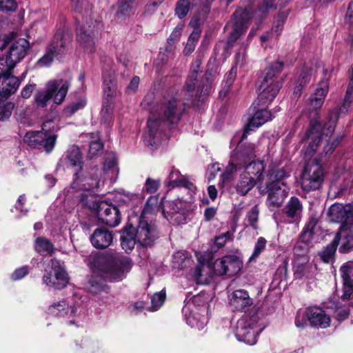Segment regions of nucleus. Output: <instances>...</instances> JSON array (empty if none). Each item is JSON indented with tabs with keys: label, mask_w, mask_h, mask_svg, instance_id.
<instances>
[{
	"label": "nucleus",
	"mask_w": 353,
	"mask_h": 353,
	"mask_svg": "<svg viewBox=\"0 0 353 353\" xmlns=\"http://www.w3.org/2000/svg\"><path fill=\"white\" fill-rule=\"evenodd\" d=\"M201 296L198 295L193 298L191 302H188L183 308V313L186 323L192 327L202 330L208 323L206 315L208 307L205 303L199 307L196 303L201 301Z\"/></svg>",
	"instance_id": "obj_16"
},
{
	"label": "nucleus",
	"mask_w": 353,
	"mask_h": 353,
	"mask_svg": "<svg viewBox=\"0 0 353 353\" xmlns=\"http://www.w3.org/2000/svg\"><path fill=\"white\" fill-rule=\"evenodd\" d=\"M19 85V79L8 72L0 75V95L8 97L14 93Z\"/></svg>",
	"instance_id": "obj_28"
},
{
	"label": "nucleus",
	"mask_w": 353,
	"mask_h": 353,
	"mask_svg": "<svg viewBox=\"0 0 353 353\" xmlns=\"http://www.w3.org/2000/svg\"><path fill=\"white\" fill-rule=\"evenodd\" d=\"M204 269L203 264L198 265L192 275V279L199 284H204L207 282V278L204 276L203 272Z\"/></svg>",
	"instance_id": "obj_54"
},
{
	"label": "nucleus",
	"mask_w": 353,
	"mask_h": 353,
	"mask_svg": "<svg viewBox=\"0 0 353 353\" xmlns=\"http://www.w3.org/2000/svg\"><path fill=\"white\" fill-rule=\"evenodd\" d=\"M293 268L296 278L308 277L312 266L309 263V257L303 256V258H294Z\"/></svg>",
	"instance_id": "obj_32"
},
{
	"label": "nucleus",
	"mask_w": 353,
	"mask_h": 353,
	"mask_svg": "<svg viewBox=\"0 0 353 353\" xmlns=\"http://www.w3.org/2000/svg\"><path fill=\"white\" fill-rule=\"evenodd\" d=\"M201 61L196 59L190 68L185 88L188 91L192 92L196 89V97H201L209 94L214 83L215 78L210 72H206L204 77L199 84L196 79L198 73L201 72Z\"/></svg>",
	"instance_id": "obj_13"
},
{
	"label": "nucleus",
	"mask_w": 353,
	"mask_h": 353,
	"mask_svg": "<svg viewBox=\"0 0 353 353\" xmlns=\"http://www.w3.org/2000/svg\"><path fill=\"white\" fill-rule=\"evenodd\" d=\"M135 236L137 243L141 245H152L158 236L155 224L140 218L139 225L135 228Z\"/></svg>",
	"instance_id": "obj_20"
},
{
	"label": "nucleus",
	"mask_w": 353,
	"mask_h": 353,
	"mask_svg": "<svg viewBox=\"0 0 353 353\" xmlns=\"http://www.w3.org/2000/svg\"><path fill=\"white\" fill-rule=\"evenodd\" d=\"M259 210L257 205L254 206L247 214V220L250 225L254 228H257V221L259 219Z\"/></svg>",
	"instance_id": "obj_56"
},
{
	"label": "nucleus",
	"mask_w": 353,
	"mask_h": 353,
	"mask_svg": "<svg viewBox=\"0 0 353 353\" xmlns=\"http://www.w3.org/2000/svg\"><path fill=\"white\" fill-rule=\"evenodd\" d=\"M168 185L170 188L184 187L191 191H194L196 188L186 176H183L181 172L172 168L170 172L167 181Z\"/></svg>",
	"instance_id": "obj_29"
},
{
	"label": "nucleus",
	"mask_w": 353,
	"mask_h": 353,
	"mask_svg": "<svg viewBox=\"0 0 353 353\" xmlns=\"http://www.w3.org/2000/svg\"><path fill=\"white\" fill-rule=\"evenodd\" d=\"M81 204L88 209L97 212L98 220L110 227H115L121 221L120 212L115 205L105 201H99L96 196L92 194L83 195Z\"/></svg>",
	"instance_id": "obj_9"
},
{
	"label": "nucleus",
	"mask_w": 353,
	"mask_h": 353,
	"mask_svg": "<svg viewBox=\"0 0 353 353\" xmlns=\"http://www.w3.org/2000/svg\"><path fill=\"white\" fill-rule=\"evenodd\" d=\"M339 241L341 242V238L336 235L332 243L319 254L323 262L330 263L332 261Z\"/></svg>",
	"instance_id": "obj_40"
},
{
	"label": "nucleus",
	"mask_w": 353,
	"mask_h": 353,
	"mask_svg": "<svg viewBox=\"0 0 353 353\" xmlns=\"http://www.w3.org/2000/svg\"><path fill=\"white\" fill-rule=\"evenodd\" d=\"M112 234L103 228L96 229L90 236L92 245L98 249L108 248L112 243Z\"/></svg>",
	"instance_id": "obj_30"
},
{
	"label": "nucleus",
	"mask_w": 353,
	"mask_h": 353,
	"mask_svg": "<svg viewBox=\"0 0 353 353\" xmlns=\"http://www.w3.org/2000/svg\"><path fill=\"white\" fill-rule=\"evenodd\" d=\"M165 291L163 290L158 293H155L152 297V305L150 308V310L157 311V310H159L163 304L165 299Z\"/></svg>",
	"instance_id": "obj_48"
},
{
	"label": "nucleus",
	"mask_w": 353,
	"mask_h": 353,
	"mask_svg": "<svg viewBox=\"0 0 353 353\" xmlns=\"http://www.w3.org/2000/svg\"><path fill=\"white\" fill-rule=\"evenodd\" d=\"M34 248L37 252L43 256L50 255L54 252V245L45 237H38L36 239Z\"/></svg>",
	"instance_id": "obj_38"
},
{
	"label": "nucleus",
	"mask_w": 353,
	"mask_h": 353,
	"mask_svg": "<svg viewBox=\"0 0 353 353\" xmlns=\"http://www.w3.org/2000/svg\"><path fill=\"white\" fill-rule=\"evenodd\" d=\"M336 119L337 115L332 114L329 123L323 128L317 121L310 122V128L305 137L307 144L304 146L305 155L312 157L319 152L320 157L319 159L315 157L310 159L305 165L301 178V185L305 191L317 190L323 183L324 172L322 163L338 145L337 139L332 137Z\"/></svg>",
	"instance_id": "obj_1"
},
{
	"label": "nucleus",
	"mask_w": 353,
	"mask_h": 353,
	"mask_svg": "<svg viewBox=\"0 0 353 353\" xmlns=\"http://www.w3.org/2000/svg\"><path fill=\"white\" fill-rule=\"evenodd\" d=\"M175 48V45L173 43H166L165 46L160 50L158 59L163 63H166L173 59L176 56Z\"/></svg>",
	"instance_id": "obj_43"
},
{
	"label": "nucleus",
	"mask_w": 353,
	"mask_h": 353,
	"mask_svg": "<svg viewBox=\"0 0 353 353\" xmlns=\"http://www.w3.org/2000/svg\"><path fill=\"white\" fill-rule=\"evenodd\" d=\"M116 163L117 160L115 155L112 153L107 154L103 165L104 172H108L111 170L112 172H117L118 168L116 166Z\"/></svg>",
	"instance_id": "obj_53"
},
{
	"label": "nucleus",
	"mask_w": 353,
	"mask_h": 353,
	"mask_svg": "<svg viewBox=\"0 0 353 353\" xmlns=\"http://www.w3.org/2000/svg\"><path fill=\"white\" fill-rule=\"evenodd\" d=\"M317 224V219L315 217L310 218L308 222L304 228L303 231L301 233V236H303V239H306L308 238L310 239H314V230L316 228V225Z\"/></svg>",
	"instance_id": "obj_47"
},
{
	"label": "nucleus",
	"mask_w": 353,
	"mask_h": 353,
	"mask_svg": "<svg viewBox=\"0 0 353 353\" xmlns=\"http://www.w3.org/2000/svg\"><path fill=\"white\" fill-rule=\"evenodd\" d=\"M101 28L100 21L90 17L85 19L80 26L77 39L80 46L87 53H92L95 50L96 41Z\"/></svg>",
	"instance_id": "obj_15"
},
{
	"label": "nucleus",
	"mask_w": 353,
	"mask_h": 353,
	"mask_svg": "<svg viewBox=\"0 0 353 353\" xmlns=\"http://www.w3.org/2000/svg\"><path fill=\"white\" fill-rule=\"evenodd\" d=\"M255 150L252 145L248 146L243 150H237L232 157L225 172L221 175V181L224 183L230 179L231 174L236 172L241 167H245L243 172L249 177L258 182H261L263 178L265 165L261 161H252L248 164V161L255 157Z\"/></svg>",
	"instance_id": "obj_5"
},
{
	"label": "nucleus",
	"mask_w": 353,
	"mask_h": 353,
	"mask_svg": "<svg viewBox=\"0 0 353 353\" xmlns=\"http://www.w3.org/2000/svg\"><path fill=\"white\" fill-rule=\"evenodd\" d=\"M81 310L79 305L70 303L65 299L54 301L48 309V314L63 319L69 325H74L79 323Z\"/></svg>",
	"instance_id": "obj_17"
},
{
	"label": "nucleus",
	"mask_w": 353,
	"mask_h": 353,
	"mask_svg": "<svg viewBox=\"0 0 353 353\" xmlns=\"http://www.w3.org/2000/svg\"><path fill=\"white\" fill-rule=\"evenodd\" d=\"M353 101V81H350L346 94L344 98L343 105L340 108V112H345L347 111L350 103Z\"/></svg>",
	"instance_id": "obj_52"
},
{
	"label": "nucleus",
	"mask_w": 353,
	"mask_h": 353,
	"mask_svg": "<svg viewBox=\"0 0 353 353\" xmlns=\"http://www.w3.org/2000/svg\"><path fill=\"white\" fill-rule=\"evenodd\" d=\"M87 264L92 273L87 279L85 288L88 292L101 295L103 298H107L109 293L105 276L113 281L122 280L132 266L129 258L119 254L107 257L93 253L88 257Z\"/></svg>",
	"instance_id": "obj_2"
},
{
	"label": "nucleus",
	"mask_w": 353,
	"mask_h": 353,
	"mask_svg": "<svg viewBox=\"0 0 353 353\" xmlns=\"http://www.w3.org/2000/svg\"><path fill=\"white\" fill-rule=\"evenodd\" d=\"M86 102L87 101L84 96L79 97L76 101H74L65 108L66 113L69 114H74L77 111L83 108L86 105Z\"/></svg>",
	"instance_id": "obj_51"
},
{
	"label": "nucleus",
	"mask_w": 353,
	"mask_h": 353,
	"mask_svg": "<svg viewBox=\"0 0 353 353\" xmlns=\"http://www.w3.org/2000/svg\"><path fill=\"white\" fill-rule=\"evenodd\" d=\"M29 48V42L23 38L11 45L5 60L8 70L13 69L16 64L26 57Z\"/></svg>",
	"instance_id": "obj_21"
},
{
	"label": "nucleus",
	"mask_w": 353,
	"mask_h": 353,
	"mask_svg": "<svg viewBox=\"0 0 353 353\" xmlns=\"http://www.w3.org/2000/svg\"><path fill=\"white\" fill-rule=\"evenodd\" d=\"M183 28V24L177 25L175 27V28L173 30V31L172 32L171 34L170 35V37L168 39L167 43L168 44L173 43L174 45H175V43L177 41H179V39L181 35Z\"/></svg>",
	"instance_id": "obj_62"
},
{
	"label": "nucleus",
	"mask_w": 353,
	"mask_h": 353,
	"mask_svg": "<svg viewBox=\"0 0 353 353\" xmlns=\"http://www.w3.org/2000/svg\"><path fill=\"white\" fill-rule=\"evenodd\" d=\"M257 183L253 178L249 177L248 175H246L243 172H242L239 179H238L235 188L236 192L241 195H246Z\"/></svg>",
	"instance_id": "obj_36"
},
{
	"label": "nucleus",
	"mask_w": 353,
	"mask_h": 353,
	"mask_svg": "<svg viewBox=\"0 0 353 353\" xmlns=\"http://www.w3.org/2000/svg\"><path fill=\"white\" fill-rule=\"evenodd\" d=\"M267 176L268 181L260 183L258 189L261 194H268L266 204L270 210H274L282 205L288 194L290 188L285 180L290 174L277 162H272Z\"/></svg>",
	"instance_id": "obj_4"
},
{
	"label": "nucleus",
	"mask_w": 353,
	"mask_h": 353,
	"mask_svg": "<svg viewBox=\"0 0 353 353\" xmlns=\"http://www.w3.org/2000/svg\"><path fill=\"white\" fill-rule=\"evenodd\" d=\"M249 19V12L247 10H237L234 12L232 22V30L228 37L230 45L234 43L245 32Z\"/></svg>",
	"instance_id": "obj_22"
},
{
	"label": "nucleus",
	"mask_w": 353,
	"mask_h": 353,
	"mask_svg": "<svg viewBox=\"0 0 353 353\" xmlns=\"http://www.w3.org/2000/svg\"><path fill=\"white\" fill-rule=\"evenodd\" d=\"M58 127L52 120L43 122L41 131L28 132L23 138L24 142L32 148H44L47 153L54 148Z\"/></svg>",
	"instance_id": "obj_10"
},
{
	"label": "nucleus",
	"mask_w": 353,
	"mask_h": 353,
	"mask_svg": "<svg viewBox=\"0 0 353 353\" xmlns=\"http://www.w3.org/2000/svg\"><path fill=\"white\" fill-rule=\"evenodd\" d=\"M112 105L110 103H103L102 108L101 111V119L107 123L108 122L112 117Z\"/></svg>",
	"instance_id": "obj_61"
},
{
	"label": "nucleus",
	"mask_w": 353,
	"mask_h": 353,
	"mask_svg": "<svg viewBox=\"0 0 353 353\" xmlns=\"http://www.w3.org/2000/svg\"><path fill=\"white\" fill-rule=\"evenodd\" d=\"M117 14H129L133 8V3L127 0H120L118 3Z\"/></svg>",
	"instance_id": "obj_58"
},
{
	"label": "nucleus",
	"mask_w": 353,
	"mask_h": 353,
	"mask_svg": "<svg viewBox=\"0 0 353 353\" xmlns=\"http://www.w3.org/2000/svg\"><path fill=\"white\" fill-rule=\"evenodd\" d=\"M306 316L310 323L316 327L325 328L330 325V317L320 307L310 308Z\"/></svg>",
	"instance_id": "obj_27"
},
{
	"label": "nucleus",
	"mask_w": 353,
	"mask_h": 353,
	"mask_svg": "<svg viewBox=\"0 0 353 353\" xmlns=\"http://www.w3.org/2000/svg\"><path fill=\"white\" fill-rule=\"evenodd\" d=\"M72 6L76 12H88L90 8V3L88 0H72Z\"/></svg>",
	"instance_id": "obj_57"
},
{
	"label": "nucleus",
	"mask_w": 353,
	"mask_h": 353,
	"mask_svg": "<svg viewBox=\"0 0 353 353\" xmlns=\"http://www.w3.org/2000/svg\"><path fill=\"white\" fill-rule=\"evenodd\" d=\"M272 119V114L266 109H261L257 110L247 125L245 131L243 134V138L246 137L248 131L253 130L256 128L261 126L267 121Z\"/></svg>",
	"instance_id": "obj_31"
},
{
	"label": "nucleus",
	"mask_w": 353,
	"mask_h": 353,
	"mask_svg": "<svg viewBox=\"0 0 353 353\" xmlns=\"http://www.w3.org/2000/svg\"><path fill=\"white\" fill-rule=\"evenodd\" d=\"M313 240L306 238L303 239V236H300L299 241L294 248V258H303L308 256L307 252L310 248L313 245Z\"/></svg>",
	"instance_id": "obj_37"
},
{
	"label": "nucleus",
	"mask_w": 353,
	"mask_h": 353,
	"mask_svg": "<svg viewBox=\"0 0 353 353\" xmlns=\"http://www.w3.org/2000/svg\"><path fill=\"white\" fill-rule=\"evenodd\" d=\"M288 12L287 11L280 12L274 17L272 32L278 37L282 30L284 23L288 17Z\"/></svg>",
	"instance_id": "obj_44"
},
{
	"label": "nucleus",
	"mask_w": 353,
	"mask_h": 353,
	"mask_svg": "<svg viewBox=\"0 0 353 353\" xmlns=\"http://www.w3.org/2000/svg\"><path fill=\"white\" fill-rule=\"evenodd\" d=\"M137 194H131L127 192H122L117 193L114 196V200L120 204H125L133 202L134 200L139 199Z\"/></svg>",
	"instance_id": "obj_49"
},
{
	"label": "nucleus",
	"mask_w": 353,
	"mask_h": 353,
	"mask_svg": "<svg viewBox=\"0 0 353 353\" xmlns=\"http://www.w3.org/2000/svg\"><path fill=\"white\" fill-rule=\"evenodd\" d=\"M283 63L276 61L265 68L262 81L259 87L258 105L265 106L270 104L277 95L281 88L279 74Z\"/></svg>",
	"instance_id": "obj_7"
},
{
	"label": "nucleus",
	"mask_w": 353,
	"mask_h": 353,
	"mask_svg": "<svg viewBox=\"0 0 353 353\" xmlns=\"http://www.w3.org/2000/svg\"><path fill=\"white\" fill-rule=\"evenodd\" d=\"M192 263V259L185 252H176L173 255V264L175 268L183 270L190 266Z\"/></svg>",
	"instance_id": "obj_42"
},
{
	"label": "nucleus",
	"mask_w": 353,
	"mask_h": 353,
	"mask_svg": "<svg viewBox=\"0 0 353 353\" xmlns=\"http://www.w3.org/2000/svg\"><path fill=\"white\" fill-rule=\"evenodd\" d=\"M184 108L174 96H166L150 110L147 131L143 136L146 145L152 148L159 145L165 125L174 126L180 121Z\"/></svg>",
	"instance_id": "obj_3"
},
{
	"label": "nucleus",
	"mask_w": 353,
	"mask_h": 353,
	"mask_svg": "<svg viewBox=\"0 0 353 353\" xmlns=\"http://www.w3.org/2000/svg\"><path fill=\"white\" fill-rule=\"evenodd\" d=\"M71 41L72 34L68 31L59 30L48 47L46 54L37 61V65L46 67L50 65L54 58L59 59L65 53Z\"/></svg>",
	"instance_id": "obj_14"
},
{
	"label": "nucleus",
	"mask_w": 353,
	"mask_h": 353,
	"mask_svg": "<svg viewBox=\"0 0 353 353\" xmlns=\"http://www.w3.org/2000/svg\"><path fill=\"white\" fill-rule=\"evenodd\" d=\"M160 209V203L157 196H150L148 199L140 218L148 220V216L157 213Z\"/></svg>",
	"instance_id": "obj_39"
},
{
	"label": "nucleus",
	"mask_w": 353,
	"mask_h": 353,
	"mask_svg": "<svg viewBox=\"0 0 353 353\" xmlns=\"http://www.w3.org/2000/svg\"><path fill=\"white\" fill-rule=\"evenodd\" d=\"M229 305L232 311L245 312L253 304L252 299L245 290H236L229 296Z\"/></svg>",
	"instance_id": "obj_24"
},
{
	"label": "nucleus",
	"mask_w": 353,
	"mask_h": 353,
	"mask_svg": "<svg viewBox=\"0 0 353 353\" xmlns=\"http://www.w3.org/2000/svg\"><path fill=\"white\" fill-rule=\"evenodd\" d=\"M267 241L263 237H259L254 248L252 254L248 259L249 263L255 261L256 259L261 255V254L265 250Z\"/></svg>",
	"instance_id": "obj_45"
},
{
	"label": "nucleus",
	"mask_w": 353,
	"mask_h": 353,
	"mask_svg": "<svg viewBox=\"0 0 353 353\" xmlns=\"http://www.w3.org/2000/svg\"><path fill=\"white\" fill-rule=\"evenodd\" d=\"M260 314L250 316L245 314L242 316L233 326V331L238 341L252 345L257 341V336L261 330L258 327Z\"/></svg>",
	"instance_id": "obj_11"
},
{
	"label": "nucleus",
	"mask_w": 353,
	"mask_h": 353,
	"mask_svg": "<svg viewBox=\"0 0 353 353\" xmlns=\"http://www.w3.org/2000/svg\"><path fill=\"white\" fill-rule=\"evenodd\" d=\"M65 163L75 169L82 168V155L77 146L72 145L68 148L65 153Z\"/></svg>",
	"instance_id": "obj_33"
},
{
	"label": "nucleus",
	"mask_w": 353,
	"mask_h": 353,
	"mask_svg": "<svg viewBox=\"0 0 353 353\" xmlns=\"http://www.w3.org/2000/svg\"><path fill=\"white\" fill-rule=\"evenodd\" d=\"M302 211V205L296 197H292L285 207V214L290 220L288 223H292L300 219V214Z\"/></svg>",
	"instance_id": "obj_34"
},
{
	"label": "nucleus",
	"mask_w": 353,
	"mask_h": 353,
	"mask_svg": "<svg viewBox=\"0 0 353 353\" xmlns=\"http://www.w3.org/2000/svg\"><path fill=\"white\" fill-rule=\"evenodd\" d=\"M14 108V104L9 102L0 107V121H3L8 119Z\"/></svg>",
	"instance_id": "obj_60"
},
{
	"label": "nucleus",
	"mask_w": 353,
	"mask_h": 353,
	"mask_svg": "<svg viewBox=\"0 0 353 353\" xmlns=\"http://www.w3.org/2000/svg\"><path fill=\"white\" fill-rule=\"evenodd\" d=\"M343 279L341 299L348 300L353 293V262H348L341 268Z\"/></svg>",
	"instance_id": "obj_25"
},
{
	"label": "nucleus",
	"mask_w": 353,
	"mask_h": 353,
	"mask_svg": "<svg viewBox=\"0 0 353 353\" xmlns=\"http://www.w3.org/2000/svg\"><path fill=\"white\" fill-rule=\"evenodd\" d=\"M70 86V80L62 79H52L47 82L43 90L34 95V101L39 108H45L52 100L54 104H61Z\"/></svg>",
	"instance_id": "obj_8"
},
{
	"label": "nucleus",
	"mask_w": 353,
	"mask_h": 353,
	"mask_svg": "<svg viewBox=\"0 0 353 353\" xmlns=\"http://www.w3.org/2000/svg\"><path fill=\"white\" fill-rule=\"evenodd\" d=\"M28 273V268L23 266L17 269L10 276V278L13 281L20 280L26 276Z\"/></svg>",
	"instance_id": "obj_64"
},
{
	"label": "nucleus",
	"mask_w": 353,
	"mask_h": 353,
	"mask_svg": "<svg viewBox=\"0 0 353 353\" xmlns=\"http://www.w3.org/2000/svg\"><path fill=\"white\" fill-rule=\"evenodd\" d=\"M44 272L43 282L46 285L58 290L63 289L67 285L68 274L59 261L50 260Z\"/></svg>",
	"instance_id": "obj_18"
},
{
	"label": "nucleus",
	"mask_w": 353,
	"mask_h": 353,
	"mask_svg": "<svg viewBox=\"0 0 353 353\" xmlns=\"http://www.w3.org/2000/svg\"><path fill=\"white\" fill-rule=\"evenodd\" d=\"M16 0H0V10L13 11L17 8Z\"/></svg>",
	"instance_id": "obj_63"
},
{
	"label": "nucleus",
	"mask_w": 353,
	"mask_h": 353,
	"mask_svg": "<svg viewBox=\"0 0 353 353\" xmlns=\"http://www.w3.org/2000/svg\"><path fill=\"white\" fill-rule=\"evenodd\" d=\"M241 267L242 262L239 257L235 255H226L214 262L213 269L219 275L232 276L238 274Z\"/></svg>",
	"instance_id": "obj_19"
},
{
	"label": "nucleus",
	"mask_w": 353,
	"mask_h": 353,
	"mask_svg": "<svg viewBox=\"0 0 353 353\" xmlns=\"http://www.w3.org/2000/svg\"><path fill=\"white\" fill-rule=\"evenodd\" d=\"M137 243L135 236V228L132 226L126 228L121 235V245L126 252H130Z\"/></svg>",
	"instance_id": "obj_35"
},
{
	"label": "nucleus",
	"mask_w": 353,
	"mask_h": 353,
	"mask_svg": "<svg viewBox=\"0 0 353 353\" xmlns=\"http://www.w3.org/2000/svg\"><path fill=\"white\" fill-rule=\"evenodd\" d=\"M100 170L98 168H93L88 171L75 172L74 181L70 188L74 191H84L81 194V199L83 195H93L98 190L101 185ZM81 203V199H80Z\"/></svg>",
	"instance_id": "obj_12"
},
{
	"label": "nucleus",
	"mask_w": 353,
	"mask_h": 353,
	"mask_svg": "<svg viewBox=\"0 0 353 353\" xmlns=\"http://www.w3.org/2000/svg\"><path fill=\"white\" fill-rule=\"evenodd\" d=\"M103 103L113 104L117 92L114 72H108L103 74Z\"/></svg>",
	"instance_id": "obj_26"
},
{
	"label": "nucleus",
	"mask_w": 353,
	"mask_h": 353,
	"mask_svg": "<svg viewBox=\"0 0 353 353\" xmlns=\"http://www.w3.org/2000/svg\"><path fill=\"white\" fill-rule=\"evenodd\" d=\"M103 146V143L99 139L96 141H91L88 151V157L92 158L97 156L102 150Z\"/></svg>",
	"instance_id": "obj_59"
},
{
	"label": "nucleus",
	"mask_w": 353,
	"mask_h": 353,
	"mask_svg": "<svg viewBox=\"0 0 353 353\" xmlns=\"http://www.w3.org/2000/svg\"><path fill=\"white\" fill-rule=\"evenodd\" d=\"M332 222L341 223L339 231L336 235L341 238L339 250L346 252L353 248V206L336 203L328 211Z\"/></svg>",
	"instance_id": "obj_6"
},
{
	"label": "nucleus",
	"mask_w": 353,
	"mask_h": 353,
	"mask_svg": "<svg viewBox=\"0 0 353 353\" xmlns=\"http://www.w3.org/2000/svg\"><path fill=\"white\" fill-rule=\"evenodd\" d=\"M190 10L189 0H179L176 6L175 14L179 18L182 19L187 15Z\"/></svg>",
	"instance_id": "obj_50"
},
{
	"label": "nucleus",
	"mask_w": 353,
	"mask_h": 353,
	"mask_svg": "<svg viewBox=\"0 0 353 353\" xmlns=\"http://www.w3.org/2000/svg\"><path fill=\"white\" fill-rule=\"evenodd\" d=\"M200 37V32L197 30H194L190 35L187 43L184 48L183 53L185 55L191 54L195 48L196 43L199 41Z\"/></svg>",
	"instance_id": "obj_46"
},
{
	"label": "nucleus",
	"mask_w": 353,
	"mask_h": 353,
	"mask_svg": "<svg viewBox=\"0 0 353 353\" xmlns=\"http://www.w3.org/2000/svg\"><path fill=\"white\" fill-rule=\"evenodd\" d=\"M329 79L330 73L325 70L323 79L319 82L315 92L309 99L310 110H317L322 107L329 90Z\"/></svg>",
	"instance_id": "obj_23"
},
{
	"label": "nucleus",
	"mask_w": 353,
	"mask_h": 353,
	"mask_svg": "<svg viewBox=\"0 0 353 353\" xmlns=\"http://www.w3.org/2000/svg\"><path fill=\"white\" fill-rule=\"evenodd\" d=\"M160 185V181L148 178L143 186V191L148 194L157 192Z\"/></svg>",
	"instance_id": "obj_55"
},
{
	"label": "nucleus",
	"mask_w": 353,
	"mask_h": 353,
	"mask_svg": "<svg viewBox=\"0 0 353 353\" xmlns=\"http://www.w3.org/2000/svg\"><path fill=\"white\" fill-rule=\"evenodd\" d=\"M313 70L312 68L305 67L300 74L297 81V85L296 86L294 94L296 96H300L301 90L305 87L310 81Z\"/></svg>",
	"instance_id": "obj_41"
}]
</instances>
